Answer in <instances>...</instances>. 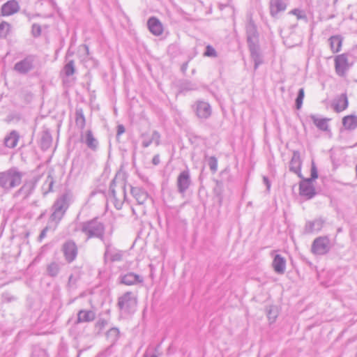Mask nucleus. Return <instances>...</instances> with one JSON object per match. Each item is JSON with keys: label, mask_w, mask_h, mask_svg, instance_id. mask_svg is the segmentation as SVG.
Returning <instances> with one entry per match:
<instances>
[{"label": "nucleus", "mask_w": 357, "mask_h": 357, "mask_svg": "<svg viewBox=\"0 0 357 357\" xmlns=\"http://www.w3.org/2000/svg\"><path fill=\"white\" fill-rule=\"evenodd\" d=\"M96 314L92 310H81L77 313V323L90 322L95 319Z\"/></svg>", "instance_id": "393cba45"}, {"label": "nucleus", "mask_w": 357, "mask_h": 357, "mask_svg": "<svg viewBox=\"0 0 357 357\" xmlns=\"http://www.w3.org/2000/svg\"><path fill=\"white\" fill-rule=\"evenodd\" d=\"M47 228H45V229H43L42 230V231H41V233H40V236H39V238H40V239L43 238L46 236V232H47Z\"/></svg>", "instance_id": "5fc2aeb1"}, {"label": "nucleus", "mask_w": 357, "mask_h": 357, "mask_svg": "<svg viewBox=\"0 0 357 357\" xmlns=\"http://www.w3.org/2000/svg\"><path fill=\"white\" fill-rule=\"evenodd\" d=\"M263 181H264V184L266 185L267 190L269 191L270 188H271V183H270L268 178L266 176H264Z\"/></svg>", "instance_id": "3c124183"}, {"label": "nucleus", "mask_w": 357, "mask_h": 357, "mask_svg": "<svg viewBox=\"0 0 357 357\" xmlns=\"http://www.w3.org/2000/svg\"><path fill=\"white\" fill-rule=\"evenodd\" d=\"M311 119L314 125L321 130L326 131L328 129V121L326 118H319L316 115H311Z\"/></svg>", "instance_id": "c85d7f7f"}, {"label": "nucleus", "mask_w": 357, "mask_h": 357, "mask_svg": "<svg viewBox=\"0 0 357 357\" xmlns=\"http://www.w3.org/2000/svg\"><path fill=\"white\" fill-rule=\"evenodd\" d=\"M356 357H357V352H356Z\"/></svg>", "instance_id": "0e129e2a"}, {"label": "nucleus", "mask_w": 357, "mask_h": 357, "mask_svg": "<svg viewBox=\"0 0 357 357\" xmlns=\"http://www.w3.org/2000/svg\"><path fill=\"white\" fill-rule=\"evenodd\" d=\"M36 56L28 55L23 59L17 61L13 67V70L20 75H26L35 68Z\"/></svg>", "instance_id": "423d86ee"}, {"label": "nucleus", "mask_w": 357, "mask_h": 357, "mask_svg": "<svg viewBox=\"0 0 357 357\" xmlns=\"http://www.w3.org/2000/svg\"><path fill=\"white\" fill-rule=\"evenodd\" d=\"M301 165L302 161L301 159L300 153L298 151H294L289 162V170L296 174L299 178H303V176L301 172Z\"/></svg>", "instance_id": "2eb2a0df"}, {"label": "nucleus", "mask_w": 357, "mask_h": 357, "mask_svg": "<svg viewBox=\"0 0 357 357\" xmlns=\"http://www.w3.org/2000/svg\"><path fill=\"white\" fill-rule=\"evenodd\" d=\"M204 56L208 57H217V52L210 45H208L206 47V50L204 53Z\"/></svg>", "instance_id": "ea45409f"}, {"label": "nucleus", "mask_w": 357, "mask_h": 357, "mask_svg": "<svg viewBox=\"0 0 357 357\" xmlns=\"http://www.w3.org/2000/svg\"><path fill=\"white\" fill-rule=\"evenodd\" d=\"M299 193L306 199H312L316 194L315 189L312 183V179H304L300 183Z\"/></svg>", "instance_id": "ddd939ff"}, {"label": "nucleus", "mask_w": 357, "mask_h": 357, "mask_svg": "<svg viewBox=\"0 0 357 357\" xmlns=\"http://www.w3.org/2000/svg\"><path fill=\"white\" fill-rule=\"evenodd\" d=\"M32 34L34 37L39 36L41 33V28L40 26L37 24H33L32 25Z\"/></svg>", "instance_id": "37998d69"}, {"label": "nucleus", "mask_w": 357, "mask_h": 357, "mask_svg": "<svg viewBox=\"0 0 357 357\" xmlns=\"http://www.w3.org/2000/svg\"><path fill=\"white\" fill-rule=\"evenodd\" d=\"M107 324V322L105 319H100L96 324V328L98 329V332L102 330L105 326Z\"/></svg>", "instance_id": "49530a36"}, {"label": "nucleus", "mask_w": 357, "mask_h": 357, "mask_svg": "<svg viewBox=\"0 0 357 357\" xmlns=\"http://www.w3.org/2000/svg\"><path fill=\"white\" fill-rule=\"evenodd\" d=\"M153 163L154 165H158L159 162H160V159H159V156L158 155H155L153 158V160H152Z\"/></svg>", "instance_id": "6e6d98bb"}, {"label": "nucleus", "mask_w": 357, "mask_h": 357, "mask_svg": "<svg viewBox=\"0 0 357 357\" xmlns=\"http://www.w3.org/2000/svg\"><path fill=\"white\" fill-rule=\"evenodd\" d=\"M19 134L17 131L13 130L4 139V144L6 147L14 148L17 146L19 140Z\"/></svg>", "instance_id": "a878e982"}, {"label": "nucleus", "mask_w": 357, "mask_h": 357, "mask_svg": "<svg viewBox=\"0 0 357 357\" xmlns=\"http://www.w3.org/2000/svg\"><path fill=\"white\" fill-rule=\"evenodd\" d=\"M54 183V178L51 172H49L48 175L47 176L46 180L42 186V190L43 191L44 195H47L48 192L52 190Z\"/></svg>", "instance_id": "473e14b6"}, {"label": "nucleus", "mask_w": 357, "mask_h": 357, "mask_svg": "<svg viewBox=\"0 0 357 357\" xmlns=\"http://www.w3.org/2000/svg\"><path fill=\"white\" fill-rule=\"evenodd\" d=\"M335 70L340 77H345L352 63H349V54L343 53L335 56Z\"/></svg>", "instance_id": "0eeeda50"}, {"label": "nucleus", "mask_w": 357, "mask_h": 357, "mask_svg": "<svg viewBox=\"0 0 357 357\" xmlns=\"http://www.w3.org/2000/svg\"><path fill=\"white\" fill-rule=\"evenodd\" d=\"M10 29V25L6 22L0 23V38H5L8 34Z\"/></svg>", "instance_id": "c9c22d12"}, {"label": "nucleus", "mask_w": 357, "mask_h": 357, "mask_svg": "<svg viewBox=\"0 0 357 357\" xmlns=\"http://www.w3.org/2000/svg\"><path fill=\"white\" fill-rule=\"evenodd\" d=\"M52 142V137L50 132L48 130H45L43 132L41 138H40V147L43 150L48 149Z\"/></svg>", "instance_id": "cd10ccee"}, {"label": "nucleus", "mask_w": 357, "mask_h": 357, "mask_svg": "<svg viewBox=\"0 0 357 357\" xmlns=\"http://www.w3.org/2000/svg\"><path fill=\"white\" fill-rule=\"evenodd\" d=\"M80 231L86 236V241L93 238L100 239L105 247H107V252H108L110 240L105 238V225L98 218H96L82 222L80 224Z\"/></svg>", "instance_id": "f257e3e1"}, {"label": "nucleus", "mask_w": 357, "mask_h": 357, "mask_svg": "<svg viewBox=\"0 0 357 357\" xmlns=\"http://www.w3.org/2000/svg\"><path fill=\"white\" fill-rule=\"evenodd\" d=\"M132 211L133 215H137L136 209L135 208H132Z\"/></svg>", "instance_id": "bf43d9fd"}, {"label": "nucleus", "mask_w": 357, "mask_h": 357, "mask_svg": "<svg viewBox=\"0 0 357 357\" xmlns=\"http://www.w3.org/2000/svg\"><path fill=\"white\" fill-rule=\"evenodd\" d=\"M188 67V62H185L182 64L181 70L183 73H185Z\"/></svg>", "instance_id": "864d4df0"}, {"label": "nucleus", "mask_w": 357, "mask_h": 357, "mask_svg": "<svg viewBox=\"0 0 357 357\" xmlns=\"http://www.w3.org/2000/svg\"><path fill=\"white\" fill-rule=\"evenodd\" d=\"M343 38L340 35L331 36L328 39L330 47L333 53H337L341 51Z\"/></svg>", "instance_id": "b1692460"}, {"label": "nucleus", "mask_w": 357, "mask_h": 357, "mask_svg": "<svg viewBox=\"0 0 357 357\" xmlns=\"http://www.w3.org/2000/svg\"><path fill=\"white\" fill-rule=\"evenodd\" d=\"M324 225V220L316 219L312 221H307L305 224L304 231L305 234H312L319 231Z\"/></svg>", "instance_id": "412c9836"}, {"label": "nucleus", "mask_w": 357, "mask_h": 357, "mask_svg": "<svg viewBox=\"0 0 357 357\" xmlns=\"http://www.w3.org/2000/svg\"><path fill=\"white\" fill-rule=\"evenodd\" d=\"M160 347V345H158L156 348H155V351H157L158 348Z\"/></svg>", "instance_id": "e2e57ef3"}, {"label": "nucleus", "mask_w": 357, "mask_h": 357, "mask_svg": "<svg viewBox=\"0 0 357 357\" xmlns=\"http://www.w3.org/2000/svg\"><path fill=\"white\" fill-rule=\"evenodd\" d=\"M63 73L66 77H70L75 73V61L69 60L63 67Z\"/></svg>", "instance_id": "f704fd0d"}, {"label": "nucleus", "mask_w": 357, "mask_h": 357, "mask_svg": "<svg viewBox=\"0 0 357 357\" xmlns=\"http://www.w3.org/2000/svg\"><path fill=\"white\" fill-rule=\"evenodd\" d=\"M61 263L56 261H52L47 266V275L52 278L56 277L61 270Z\"/></svg>", "instance_id": "c756f323"}, {"label": "nucleus", "mask_w": 357, "mask_h": 357, "mask_svg": "<svg viewBox=\"0 0 357 357\" xmlns=\"http://www.w3.org/2000/svg\"><path fill=\"white\" fill-rule=\"evenodd\" d=\"M287 8V3L284 0H271L270 13L271 16L276 17L280 12L284 11Z\"/></svg>", "instance_id": "aec40b11"}, {"label": "nucleus", "mask_w": 357, "mask_h": 357, "mask_svg": "<svg viewBox=\"0 0 357 357\" xmlns=\"http://www.w3.org/2000/svg\"><path fill=\"white\" fill-rule=\"evenodd\" d=\"M268 318L270 321L271 323H273L275 321L277 317H278V313H277V311L275 310L273 308H270L269 310L268 311Z\"/></svg>", "instance_id": "79ce46f5"}, {"label": "nucleus", "mask_w": 357, "mask_h": 357, "mask_svg": "<svg viewBox=\"0 0 357 357\" xmlns=\"http://www.w3.org/2000/svg\"><path fill=\"white\" fill-rule=\"evenodd\" d=\"M23 176L24 174L17 167H11L1 172H0V187L5 191H10L21 184Z\"/></svg>", "instance_id": "7ed1b4c3"}, {"label": "nucleus", "mask_w": 357, "mask_h": 357, "mask_svg": "<svg viewBox=\"0 0 357 357\" xmlns=\"http://www.w3.org/2000/svg\"><path fill=\"white\" fill-rule=\"evenodd\" d=\"M318 177V172H317V167L314 165V162H312V167H311V178H309L308 179H312V181L316 178H317Z\"/></svg>", "instance_id": "a18cd8bd"}, {"label": "nucleus", "mask_w": 357, "mask_h": 357, "mask_svg": "<svg viewBox=\"0 0 357 357\" xmlns=\"http://www.w3.org/2000/svg\"><path fill=\"white\" fill-rule=\"evenodd\" d=\"M125 127L120 124L117 126L116 137L118 138L121 135L125 132Z\"/></svg>", "instance_id": "09e8293b"}, {"label": "nucleus", "mask_w": 357, "mask_h": 357, "mask_svg": "<svg viewBox=\"0 0 357 357\" xmlns=\"http://www.w3.org/2000/svg\"><path fill=\"white\" fill-rule=\"evenodd\" d=\"M120 280L121 283L129 286L142 283L144 281L141 275L132 272L121 276Z\"/></svg>", "instance_id": "f3484780"}, {"label": "nucleus", "mask_w": 357, "mask_h": 357, "mask_svg": "<svg viewBox=\"0 0 357 357\" xmlns=\"http://www.w3.org/2000/svg\"><path fill=\"white\" fill-rule=\"evenodd\" d=\"M193 108L199 119H206L211 115V107L207 102L197 100L195 102Z\"/></svg>", "instance_id": "f8f14e48"}, {"label": "nucleus", "mask_w": 357, "mask_h": 357, "mask_svg": "<svg viewBox=\"0 0 357 357\" xmlns=\"http://www.w3.org/2000/svg\"><path fill=\"white\" fill-rule=\"evenodd\" d=\"M342 124L347 130H354L357 128V116L355 115H348L342 119Z\"/></svg>", "instance_id": "bb28decb"}, {"label": "nucleus", "mask_w": 357, "mask_h": 357, "mask_svg": "<svg viewBox=\"0 0 357 357\" xmlns=\"http://www.w3.org/2000/svg\"><path fill=\"white\" fill-rule=\"evenodd\" d=\"M84 47L86 52V54H89V47L86 45H84Z\"/></svg>", "instance_id": "13d9d810"}, {"label": "nucleus", "mask_w": 357, "mask_h": 357, "mask_svg": "<svg viewBox=\"0 0 357 357\" xmlns=\"http://www.w3.org/2000/svg\"><path fill=\"white\" fill-rule=\"evenodd\" d=\"M330 240L327 236L315 238L312 245V252L315 255H325L330 250Z\"/></svg>", "instance_id": "9d476101"}, {"label": "nucleus", "mask_w": 357, "mask_h": 357, "mask_svg": "<svg viewBox=\"0 0 357 357\" xmlns=\"http://www.w3.org/2000/svg\"><path fill=\"white\" fill-rule=\"evenodd\" d=\"M304 96V89L301 88L298 90L297 98L296 99V107L297 109H300L301 108Z\"/></svg>", "instance_id": "e433bc0d"}, {"label": "nucleus", "mask_w": 357, "mask_h": 357, "mask_svg": "<svg viewBox=\"0 0 357 357\" xmlns=\"http://www.w3.org/2000/svg\"><path fill=\"white\" fill-rule=\"evenodd\" d=\"M130 192L139 206L144 205L149 197L147 192L139 187L130 186Z\"/></svg>", "instance_id": "dca6fc26"}, {"label": "nucleus", "mask_w": 357, "mask_h": 357, "mask_svg": "<svg viewBox=\"0 0 357 357\" xmlns=\"http://www.w3.org/2000/svg\"><path fill=\"white\" fill-rule=\"evenodd\" d=\"M80 140L82 142L84 143L89 149L93 151H96L98 149L99 144L98 141L93 136L91 130H88L85 132H82Z\"/></svg>", "instance_id": "4468645a"}, {"label": "nucleus", "mask_w": 357, "mask_h": 357, "mask_svg": "<svg viewBox=\"0 0 357 357\" xmlns=\"http://www.w3.org/2000/svg\"><path fill=\"white\" fill-rule=\"evenodd\" d=\"M137 298L131 291H127L119 298L118 307L125 313H131L135 310Z\"/></svg>", "instance_id": "39448f33"}, {"label": "nucleus", "mask_w": 357, "mask_h": 357, "mask_svg": "<svg viewBox=\"0 0 357 357\" xmlns=\"http://www.w3.org/2000/svg\"><path fill=\"white\" fill-rule=\"evenodd\" d=\"M348 105L349 102L347 94L342 93L334 100L332 105L336 112H340L346 109Z\"/></svg>", "instance_id": "6ab92c4d"}, {"label": "nucleus", "mask_w": 357, "mask_h": 357, "mask_svg": "<svg viewBox=\"0 0 357 357\" xmlns=\"http://www.w3.org/2000/svg\"><path fill=\"white\" fill-rule=\"evenodd\" d=\"M75 123L80 128L83 129L86 124L85 117L82 108H77L75 111Z\"/></svg>", "instance_id": "72a5a7b5"}, {"label": "nucleus", "mask_w": 357, "mask_h": 357, "mask_svg": "<svg viewBox=\"0 0 357 357\" xmlns=\"http://www.w3.org/2000/svg\"><path fill=\"white\" fill-rule=\"evenodd\" d=\"M68 195L67 194L62 195L57 199L53 206L54 211L52 214V220H60L62 218L68 207Z\"/></svg>", "instance_id": "6e6552de"}, {"label": "nucleus", "mask_w": 357, "mask_h": 357, "mask_svg": "<svg viewBox=\"0 0 357 357\" xmlns=\"http://www.w3.org/2000/svg\"><path fill=\"white\" fill-rule=\"evenodd\" d=\"M337 1H338V0H334L333 1V4H335Z\"/></svg>", "instance_id": "680f3d73"}, {"label": "nucleus", "mask_w": 357, "mask_h": 357, "mask_svg": "<svg viewBox=\"0 0 357 357\" xmlns=\"http://www.w3.org/2000/svg\"><path fill=\"white\" fill-rule=\"evenodd\" d=\"M141 212H142V214H144V213H145V209H144V207H142V208H141Z\"/></svg>", "instance_id": "052dcab7"}, {"label": "nucleus", "mask_w": 357, "mask_h": 357, "mask_svg": "<svg viewBox=\"0 0 357 357\" xmlns=\"http://www.w3.org/2000/svg\"><path fill=\"white\" fill-rule=\"evenodd\" d=\"M150 139L151 140H152V142H155V144L158 146L160 144V135L158 131L155 130L153 132Z\"/></svg>", "instance_id": "c03bdc74"}, {"label": "nucleus", "mask_w": 357, "mask_h": 357, "mask_svg": "<svg viewBox=\"0 0 357 357\" xmlns=\"http://www.w3.org/2000/svg\"><path fill=\"white\" fill-rule=\"evenodd\" d=\"M126 185L123 182L116 183L114 179L109 186L108 199L116 209H121L126 199Z\"/></svg>", "instance_id": "20e7f679"}, {"label": "nucleus", "mask_w": 357, "mask_h": 357, "mask_svg": "<svg viewBox=\"0 0 357 357\" xmlns=\"http://www.w3.org/2000/svg\"><path fill=\"white\" fill-rule=\"evenodd\" d=\"M208 165L211 171L215 173L218 170V160L215 156H211L208 158Z\"/></svg>", "instance_id": "4c0bfd02"}, {"label": "nucleus", "mask_w": 357, "mask_h": 357, "mask_svg": "<svg viewBox=\"0 0 357 357\" xmlns=\"http://www.w3.org/2000/svg\"><path fill=\"white\" fill-rule=\"evenodd\" d=\"M289 14L296 15L298 20H305L307 21V17L305 12L302 10L296 8L289 12Z\"/></svg>", "instance_id": "58836bf2"}, {"label": "nucleus", "mask_w": 357, "mask_h": 357, "mask_svg": "<svg viewBox=\"0 0 357 357\" xmlns=\"http://www.w3.org/2000/svg\"><path fill=\"white\" fill-rule=\"evenodd\" d=\"M119 331L118 328H112L110 330H109L107 333V336L108 337L112 338V341H115L119 335Z\"/></svg>", "instance_id": "a19ab883"}, {"label": "nucleus", "mask_w": 357, "mask_h": 357, "mask_svg": "<svg viewBox=\"0 0 357 357\" xmlns=\"http://www.w3.org/2000/svg\"><path fill=\"white\" fill-rule=\"evenodd\" d=\"M144 357H158L157 354L155 353H153L149 350H147L144 354Z\"/></svg>", "instance_id": "8fccbe9b"}, {"label": "nucleus", "mask_w": 357, "mask_h": 357, "mask_svg": "<svg viewBox=\"0 0 357 357\" xmlns=\"http://www.w3.org/2000/svg\"><path fill=\"white\" fill-rule=\"evenodd\" d=\"M32 188L33 185L31 183H26L15 193V196L22 195L23 198H26L31 194Z\"/></svg>", "instance_id": "2f4dec72"}, {"label": "nucleus", "mask_w": 357, "mask_h": 357, "mask_svg": "<svg viewBox=\"0 0 357 357\" xmlns=\"http://www.w3.org/2000/svg\"><path fill=\"white\" fill-rule=\"evenodd\" d=\"M73 275H70V277H69V280H68V282L70 283L73 282Z\"/></svg>", "instance_id": "4d7b16f0"}, {"label": "nucleus", "mask_w": 357, "mask_h": 357, "mask_svg": "<svg viewBox=\"0 0 357 357\" xmlns=\"http://www.w3.org/2000/svg\"><path fill=\"white\" fill-rule=\"evenodd\" d=\"M148 27L149 31L155 36H160L162 33L163 28L162 25L158 19L154 17H151L149 19Z\"/></svg>", "instance_id": "4be33fe9"}, {"label": "nucleus", "mask_w": 357, "mask_h": 357, "mask_svg": "<svg viewBox=\"0 0 357 357\" xmlns=\"http://www.w3.org/2000/svg\"><path fill=\"white\" fill-rule=\"evenodd\" d=\"M61 251L65 260L68 264L73 262L78 255L77 244L73 240H68L64 242L61 247Z\"/></svg>", "instance_id": "1a4fd4ad"}, {"label": "nucleus", "mask_w": 357, "mask_h": 357, "mask_svg": "<svg viewBox=\"0 0 357 357\" xmlns=\"http://www.w3.org/2000/svg\"><path fill=\"white\" fill-rule=\"evenodd\" d=\"M112 243H110V246H109V251L107 252V247H105V257H109L110 260L112 261H120L123 258V252L119 250L112 251L111 250Z\"/></svg>", "instance_id": "7c9ffc66"}, {"label": "nucleus", "mask_w": 357, "mask_h": 357, "mask_svg": "<svg viewBox=\"0 0 357 357\" xmlns=\"http://www.w3.org/2000/svg\"><path fill=\"white\" fill-rule=\"evenodd\" d=\"M20 6L17 1L10 0L1 6V13L3 16H10L18 12Z\"/></svg>", "instance_id": "a211bd4d"}, {"label": "nucleus", "mask_w": 357, "mask_h": 357, "mask_svg": "<svg viewBox=\"0 0 357 357\" xmlns=\"http://www.w3.org/2000/svg\"><path fill=\"white\" fill-rule=\"evenodd\" d=\"M273 268L278 274H283L285 271L286 261L280 255H276L273 261Z\"/></svg>", "instance_id": "5701e85b"}, {"label": "nucleus", "mask_w": 357, "mask_h": 357, "mask_svg": "<svg viewBox=\"0 0 357 357\" xmlns=\"http://www.w3.org/2000/svg\"><path fill=\"white\" fill-rule=\"evenodd\" d=\"M152 143V140H151V139H144L142 141V146L144 147V148H146L148 146H149L151 145V144Z\"/></svg>", "instance_id": "603ef678"}, {"label": "nucleus", "mask_w": 357, "mask_h": 357, "mask_svg": "<svg viewBox=\"0 0 357 357\" xmlns=\"http://www.w3.org/2000/svg\"><path fill=\"white\" fill-rule=\"evenodd\" d=\"M191 178L189 169L182 171L176 179L177 190L180 194L183 195L191 185Z\"/></svg>", "instance_id": "9b49d317"}, {"label": "nucleus", "mask_w": 357, "mask_h": 357, "mask_svg": "<svg viewBox=\"0 0 357 357\" xmlns=\"http://www.w3.org/2000/svg\"><path fill=\"white\" fill-rule=\"evenodd\" d=\"M183 89L187 90V91L196 90V89H197V86L195 84L189 82V83H186L184 85Z\"/></svg>", "instance_id": "de8ad7c7"}, {"label": "nucleus", "mask_w": 357, "mask_h": 357, "mask_svg": "<svg viewBox=\"0 0 357 357\" xmlns=\"http://www.w3.org/2000/svg\"><path fill=\"white\" fill-rule=\"evenodd\" d=\"M247 40L250 52L252 59L255 62V69L262 63V59L259 54V48L258 46V33L257 26L252 21V18L248 19L246 24Z\"/></svg>", "instance_id": "f03ea898"}]
</instances>
